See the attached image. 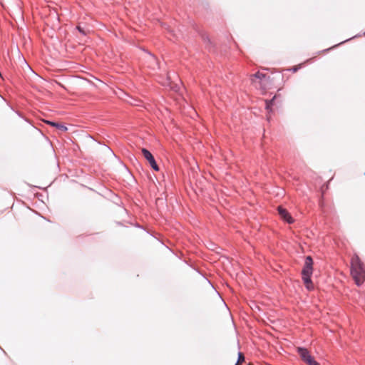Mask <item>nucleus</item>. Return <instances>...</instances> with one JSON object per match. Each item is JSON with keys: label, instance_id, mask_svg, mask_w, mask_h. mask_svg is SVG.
Instances as JSON below:
<instances>
[{"label": "nucleus", "instance_id": "1", "mask_svg": "<svg viewBox=\"0 0 365 365\" xmlns=\"http://www.w3.org/2000/svg\"><path fill=\"white\" fill-rule=\"evenodd\" d=\"M351 274L358 286L364 283L365 270L363 263L357 255H354L351 260Z\"/></svg>", "mask_w": 365, "mask_h": 365}, {"label": "nucleus", "instance_id": "2", "mask_svg": "<svg viewBox=\"0 0 365 365\" xmlns=\"http://www.w3.org/2000/svg\"><path fill=\"white\" fill-rule=\"evenodd\" d=\"M313 260L310 256H307L305 259L304 268L302 271V279L308 289H313V284L311 280V276L313 271Z\"/></svg>", "mask_w": 365, "mask_h": 365}, {"label": "nucleus", "instance_id": "3", "mask_svg": "<svg viewBox=\"0 0 365 365\" xmlns=\"http://www.w3.org/2000/svg\"><path fill=\"white\" fill-rule=\"evenodd\" d=\"M252 83L257 88L262 90L268 88L271 83L270 76L267 74L257 72L251 76Z\"/></svg>", "mask_w": 365, "mask_h": 365}, {"label": "nucleus", "instance_id": "4", "mask_svg": "<svg viewBox=\"0 0 365 365\" xmlns=\"http://www.w3.org/2000/svg\"><path fill=\"white\" fill-rule=\"evenodd\" d=\"M297 352L302 360L307 365H319L307 349L298 347Z\"/></svg>", "mask_w": 365, "mask_h": 365}, {"label": "nucleus", "instance_id": "5", "mask_svg": "<svg viewBox=\"0 0 365 365\" xmlns=\"http://www.w3.org/2000/svg\"><path fill=\"white\" fill-rule=\"evenodd\" d=\"M141 152H142L143 157L148 161V163H150L152 168L155 171H158L159 167L157 165L153 155H152V153L145 148H142Z\"/></svg>", "mask_w": 365, "mask_h": 365}, {"label": "nucleus", "instance_id": "6", "mask_svg": "<svg viewBox=\"0 0 365 365\" xmlns=\"http://www.w3.org/2000/svg\"><path fill=\"white\" fill-rule=\"evenodd\" d=\"M278 213L282 219H283L287 222L291 224L293 222V219L291 217L289 212L284 207L279 206L277 207Z\"/></svg>", "mask_w": 365, "mask_h": 365}, {"label": "nucleus", "instance_id": "7", "mask_svg": "<svg viewBox=\"0 0 365 365\" xmlns=\"http://www.w3.org/2000/svg\"><path fill=\"white\" fill-rule=\"evenodd\" d=\"M47 123L51 125L52 126L56 127L57 128H58L60 130H61L63 132H66L67 130V128L63 125H61L57 123L51 122V121H47Z\"/></svg>", "mask_w": 365, "mask_h": 365}, {"label": "nucleus", "instance_id": "8", "mask_svg": "<svg viewBox=\"0 0 365 365\" xmlns=\"http://www.w3.org/2000/svg\"><path fill=\"white\" fill-rule=\"evenodd\" d=\"M277 98V96H274L272 99H271L270 101H268V100H266L265 101V104H266V109L267 110H270L271 109V106H273L274 104V102L275 101V99Z\"/></svg>", "mask_w": 365, "mask_h": 365}, {"label": "nucleus", "instance_id": "9", "mask_svg": "<svg viewBox=\"0 0 365 365\" xmlns=\"http://www.w3.org/2000/svg\"><path fill=\"white\" fill-rule=\"evenodd\" d=\"M245 361V356L242 352H239L238 354V359L235 365H242V364Z\"/></svg>", "mask_w": 365, "mask_h": 365}, {"label": "nucleus", "instance_id": "10", "mask_svg": "<svg viewBox=\"0 0 365 365\" xmlns=\"http://www.w3.org/2000/svg\"><path fill=\"white\" fill-rule=\"evenodd\" d=\"M302 64H299L297 66H295L292 67L290 70L292 71V72L295 73L302 67Z\"/></svg>", "mask_w": 365, "mask_h": 365}, {"label": "nucleus", "instance_id": "11", "mask_svg": "<svg viewBox=\"0 0 365 365\" xmlns=\"http://www.w3.org/2000/svg\"><path fill=\"white\" fill-rule=\"evenodd\" d=\"M77 29H78V30L81 33H82L83 35H86V31L83 29H82L80 26H77Z\"/></svg>", "mask_w": 365, "mask_h": 365}]
</instances>
